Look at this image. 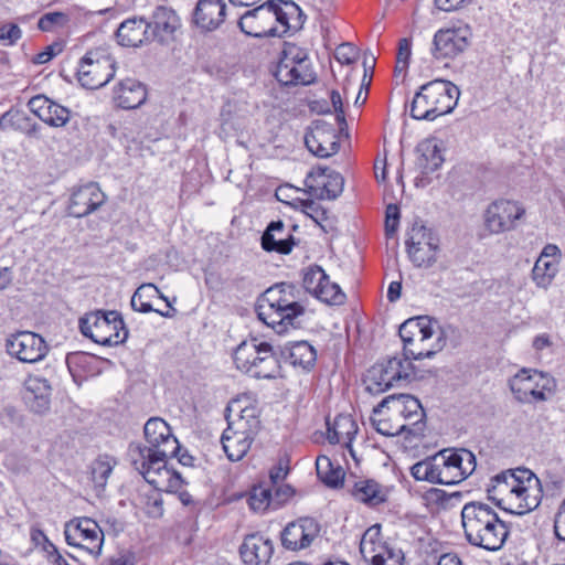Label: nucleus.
<instances>
[{"instance_id":"3c124183","label":"nucleus","mask_w":565,"mask_h":565,"mask_svg":"<svg viewBox=\"0 0 565 565\" xmlns=\"http://www.w3.org/2000/svg\"><path fill=\"white\" fill-rule=\"evenodd\" d=\"M327 276L320 266H311L303 275V287L308 292L316 296L323 281H326Z\"/></svg>"},{"instance_id":"de8ad7c7","label":"nucleus","mask_w":565,"mask_h":565,"mask_svg":"<svg viewBox=\"0 0 565 565\" xmlns=\"http://www.w3.org/2000/svg\"><path fill=\"white\" fill-rule=\"evenodd\" d=\"M70 115L71 111L66 107L52 102L42 121L51 127H64L70 121Z\"/></svg>"},{"instance_id":"c03bdc74","label":"nucleus","mask_w":565,"mask_h":565,"mask_svg":"<svg viewBox=\"0 0 565 565\" xmlns=\"http://www.w3.org/2000/svg\"><path fill=\"white\" fill-rule=\"evenodd\" d=\"M557 274V262L537 258L532 269V279L539 288L547 289Z\"/></svg>"},{"instance_id":"4be33fe9","label":"nucleus","mask_w":565,"mask_h":565,"mask_svg":"<svg viewBox=\"0 0 565 565\" xmlns=\"http://www.w3.org/2000/svg\"><path fill=\"white\" fill-rule=\"evenodd\" d=\"M130 306L135 311L142 313L154 311L166 318H171L175 312L168 298L150 282L142 284L136 289Z\"/></svg>"},{"instance_id":"2f4dec72","label":"nucleus","mask_w":565,"mask_h":565,"mask_svg":"<svg viewBox=\"0 0 565 565\" xmlns=\"http://www.w3.org/2000/svg\"><path fill=\"white\" fill-rule=\"evenodd\" d=\"M118 43L122 46L137 47L151 41L148 22L143 18L127 19L117 30Z\"/></svg>"},{"instance_id":"1a4fd4ad","label":"nucleus","mask_w":565,"mask_h":565,"mask_svg":"<svg viewBox=\"0 0 565 565\" xmlns=\"http://www.w3.org/2000/svg\"><path fill=\"white\" fill-rule=\"evenodd\" d=\"M227 420L228 426L223 431L221 443L227 458L231 461H238L249 450L254 436L259 429V420L254 407L242 408L236 420H230V416Z\"/></svg>"},{"instance_id":"e2e57ef3","label":"nucleus","mask_w":565,"mask_h":565,"mask_svg":"<svg viewBox=\"0 0 565 565\" xmlns=\"http://www.w3.org/2000/svg\"><path fill=\"white\" fill-rule=\"evenodd\" d=\"M146 512L151 518H159L163 514L162 499L160 495L148 498L146 503Z\"/></svg>"},{"instance_id":"423d86ee","label":"nucleus","mask_w":565,"mask_h":565,"mask_svg":"<svg viewBox=\"0 0 565 565\" xmlns=\"http://www.w3.org/2000/svg\"><path fill=\"white\" fill-rule=\"evenodd\" d=\"M128 457L135 469L158 491L172 492L182 484L181 476L168 468V458L172 456L152 455L140 448V443H131Z\"/></svg>"},{"instance_id":"7ed1b4c3","label":"nucleus","mask_w":565,"mask_h":565,"mask_svg":"<svg viewBox=\"0 0 565 565\" xmlns=\"http://www.w3.org/2000/svg\"><path fill=\"white\" fill-rule=\"evenodd\" d=\"M305 311L299 288L288 282L276 284L266 289L256 305L259 320L277 333L295 327Z\"/></svg>"},{"instance_id":"f257e3e1","label":"nucleus","mask_w":565,"mask_h":565,"mask_svg":"<svg viewBox=\"0 0 565 565\" xmlns=\"http://www.w3.org/2000/svg\"><path fill=\"white\" fill-rule=\"evenodd\" d=\"M487 492L489 499L497 500L498 504L507 500L511 505L510 511L519 515L535 510L543 497L541 480L523 467L502 471L491 478Z\"/></svg>"},{"instance_id":"bf43d9fd","label":"nucleus","mask_w":565,"mask_h":565,"mask_svg":"<svg viewBox=\"0 0 565 565\" xmlns=\"http://www.w3.org/2000/svg\"><path fill=\"white\" fill-rule=\"evenodd\" d=\"M53 100L49 99L47 97L43 95H38L32 97L29 103V109L38 116L41 120L43 119V116L45 115L46 110L49 109V105L52 104Z\"/></svg>"},{"instance_id":"72a5a7b5","label":"nucleus","mask_w":565,"mask_h":565,"mask_svg":"<svg viewBox=\"0 0 565 565\" xmlns=\"http://www.w3.org/2000/svg\"><path fill=\"white\" fill-rule=\"evenodd\" d=\"M327 439L330 444H343L352 452L351 443L358 433V425L350 415H338L327 423Z\"/></svg>"},{"instance_id":"5701e85b","label":"nucleus","mask_w":565,"mask_h":565,"mask_svg":"<svg viewBox=\"0 0 565 565\" xmlns=\"http://www.w3.org/2000/svg\"><path fill=\"white\" fill-rule=\"evenodd\" d=\"M320 526L312 518H301L287 524L281 532V544L289 551L308 547L319 535Z\"/></svg>"},{"instance_id":"f8f14e48","label":"nucleus","mask_w":565,"mask_h":565,"mask_svg":"<svg viewBox=\"0 0 565 565\" xmlns=\"http://www.w3.org/2000/svg\"><path fill=\"white\" fill-rule=\"evenodd\" d=\"M439 237L422 221L414 222L407 232L406 252L411 262L418 268L433 267L439 253Z\"/></svg>"},{"instance_id":"f704fd0d","label":"nucleus","mask_w":565,"mask_h":565,"mask_svg":"<svg viewBox=\"0 0 565 565\" xmlns=\"http://www.w3.org/2000/svg\"><path fill=\"white\" fill-rule=\"evenodd\" d=\"M252 369L254 371L246 372L256 379H275L280 373V363L277 353L274 351L269 343L263 345L258 351L257 358L255 356V363Z\"/></svg>"},{"instance_id":"473e14b6","label":"nucleus","mask_w":565,"mask_h":565,"mask_svg":"<svg viewBox=\"0 0 565 565\" xmlns=\"http://www.w3.org/2000/svg\"><path fill=\"white\" fill-rule=\"evenodd\" d=\"M305 143L311 153L320 158H328L339 150V142L333 131L324 130L319 126L306 134Z\"/></svg>"},{"instance_id":"9d476101","label":"nucleus","mask_w":565,"mask_h":565,"mask_svg":"<svg viewBox=\"0 0 565 565\" xmlns=\"http://www.w3.org/2000/svg\"><path fill=\"white\" fill-rule=\"evenodd\" d=\"M418 379L415 367L409 359L403 355L393 356L385 363H376L366 373V390L372 394H380L386 390Z\"/></svg>"},{"instance_id":"6e6552de","label":"nucleus","mask_w":565,"mask_h":565,"mask_svg":"<svg viewBox=\"0 0 565 565\" xmlns=\"http://www.w3.org/2000/svg\"><path fill=\"white\" fill-rule=\"evenodd\" d=\"M509 388L521 404L544 403L556 391L555 379L546 372L523 367L509 379Z\"/></svg>"},{"instance_id":"c9c22d12","label":"nucleus","mask_w":565,"mask_h":565,"mask_svg":"<svg viewBox=\"0 0 565 565\" xmlns=\"http://www.w3.org/2000/svg\"><path fill=\"white\" fill-rule=\"evenodd\" d=\"M350 493L356 501L370 507H375L385 502L387 497L385 489L380 483L371 479L355 481L350 489Z\"/></svg>"},{"instance_id":"052dcab7","label":"nucleus","mask_w":565,"mask_h":565,"mask_svg":"<svg viewBox=\"0 0 565 565\" xmlns=\"http://www.w3.org/2000/svg\"><path fill=\"white\" fill-rule=\"evenodd\" d=\"M554 533L559 541H565V498L558 505L555 513Z\"/></svg>"},{"instance_id":"09e8293b","label":"nucleus","mask_w":565,"mask_h":565,"mask_svg":"<svg viewBox=\"0 0 565 565\" xmlns=\"http://www.w3.org/2000/svg\"><path fill=\"white\" fill-rule=\"evenodd\" d=\"M372 424L375 428V430L384 436H398L402 434L407 435L408 426H405L401 423L399 418L395 419H376L372 418Z\"/></svg>"},{"instance_id":"37998d69","label":"nucleus","mask_w":565,"mask_h":565,"mask_svg":"<svg viewBox=\"0 0 565 565\" xmlns=\"http://www.w3.org/2000/svg\"><path fill=\"white\" fill-rule=\"evenodd\" d=\"M316 470L321 481L330 487H338L344 477L343 470L339 466L333 467V463L327 456H319L317 458Z\"/></svg>"},{"instance_id":"dca6fc26","label":"nucleus","mask_w":565,"mask_h":565,"mask_svg":"<svg viewBox=\"0 0 565 565\" xmlns=\"http://www.w3.org/2000/svg\"><path fill=\"white\" fill-rule=\"evenodd\" d=\"M64 535L68 545L85 550L94 556L100 555L104 533L93 519L71 520L65 525Z\"/></svg>"},{"instance_id":"a18cd8bd","label":"nucleus","mask_w":565,"mask_h":565,"mask_svg":"<svg viewBox=\"0 0 565 565\" xmlns=\"http://www.w3.org/2000/svg\"><path fill=\"white\" fill-rule=\"evenodd\" d=\"M411 475L417 481L439 484L437 455L416 462L411 467Z\"/></svg>"},{"instance_id":"bb28decb","label":"nucleus","mask_w":565,"mask_h":565,"mask_svg":"<svg viewBox=\"0 0 565 565\" xmlns=\"http://www.w3.org/2000/svg\"><path fill=\"white\" fill-rule=\"evenodd\" d=\"M23 399L31 412L39 415L45 414L51 405L49 381L40 376H29L24 382Z\"/></svg>"},{"instance_id":"0eeeda50","label":"nucleus","mask_w":565,"mask_h":565,"mask_svg":"<svg viewBox=\"0 0 565 565\" xmlns=\"http://www.w3.org/2000/svg\"><path fill=\"white\" fill-rule=\"evenodd\" d=\"M82 334L102 345H118L128 338V330L118 311L97 310L79 319Z\"/></svg>"},{"instance_id":"0e129e2a","label":"nucleus","mask_w":565,"mask_h":565,"mask_svg":"<svg viewBox=\"0 0 565 565\" xmlns=\"http://www.w3.org/2000/svg\"><path fill=\"white\" fill-rule=\"evenodd\" d=\"M399 218V210L397 205L390 204L386 207V232L394 233L397 228V223Z\"/></svg>"},{"instance_id":"b1692460","label":"nucleus","mask_w":565,"mask_h":565,"mask_svg":"<svg viewBox=\"0 0 565 565\" xmlns=\"http://www.w3.org/2000/svg\"><path fill=\"white\" fill-rule=\"evenodd\" d=\"M106 201L105 193L95 182L75 189L68 203L70 215L84 217L98 210Z\"/></svg>"},{"instance_id":"f03ea898","label":"nucleus","mask_w":565,"mask_h":565,"mask_svg":"<svg viewBox=\"0 0 565 565\" xmlns=\"http://www.w3.org/2000/svg\"><path fill=\"white\" fill-rule=\"evenodd\" d=\"M461 525L470 545L490 552L501 550L510 534L507 522L493 508L480 501H470L462 507Z\"/></svg>"},{"instance_id":"393cba45","label":"nucleus","mask_w":565,"mask_h":565,"mask_svg":"<svg viewBox=\"0 0 565 565\" xmlns=\"http://www.w3.org/2000/svg\"><path fill=\"white\" fill-rule=\"evenodd\" d=\"M151 41L168 44L174 40L175 32L181 26L180 18L174 10L160 6L148 22Z\"/></svg>"},{"instance_id":"c756f323","label":"nucleus","mask_w":565,"mask_h":565,"mask_svg":"<svg viewBox=\"0 0 565 565\" xmlns=\"http://www.w3.org/2000/svg\"><path fill=\"white\" fill-rule=\"evenodd\" d=\"M294 245V236L286 231L285 223L280 220L270 222L262 235V247L266 252L289 254Z\"/></svg>"},{"instance_id":"79ce46f5","label":"nucleus","mask_w":565,"mask_h":565,"mask_svg":"<svg viewBox=\"0 0 565 565\" xmlns=\"http://www.w3.org/2000/svg\"><path fill=\"white\" fill-rule=\"evenodd\" d=\"M115 465V459L109 456H99L90 463V479L96 489L103 490L105 488Z\"/></svg>"},{"instance_id":"4d7b16f0","label":"nucleus","mask_w":565,"mask_h":565,"mask_svg":"<svg viewBox=\"0 0 565 565\" xmlns=\"http://www.w3.org/2000/svg\"><path fill=\"white\" fill-rule=\"evenodd\" d=\"M21 38V30L14 23L0 26V43L4 46L13 45Z\"/></svg>"},{"instance_id":"39448f33","label":"nucleus","mask_w":565,"mask_h":565,"mask_svg":"<svg viewBox=\"0 0 565 565\" xmlns=\"http://www.w3.org/2000/svg\"><path fill=\"white\" fill-rule=\"evenodd\" d=\"M460 96L459 88L449 81L435 79L420 86L411 105L415 119L434 120L451 113Z\"/></svg>"},{"instance_id":"aec40b11","label":"nucleus","mask_w":565,"mask_h":565,"mask_svg":"<svg viewBox=\"0 0 565 565\" xmlns=\"http://www.w3.org/2000/svg\"><path fill=\"white\" fill-rule=\"evenodd\" d=\"M6 348L11 356L23 363H36L43 360L49 352L45 340L31 331H21L10 335L7 339Z\"/></svg>"},{"instance_id":"13d9d810","label":"nucleus","mask_w":565,"mask_h":565,"mask_svg":"<svg viewBox=\"0 0 565 565\" xmlns=\"http://www.w3.org/2000/svg\"><path fill=\"white\" fill-rule=\"evenodd\" d=\"M303 212L310 216L316 223L327 220V212L312 200H302L300 202Z\"/></svg>"},{"instance_id":"680f3d73","label":"nucleus","mask_w":565,"mask_h":565,"mask_svg":"<svg viewBox=\"0 0 565 565\" xmlns=\"http://www.w3.org/2000/svg\"><path fill=\"white\" fill-rule=\"evenodd\" d=\"M30 536L32 542L36 546H42L46 552H50V548L55 550V546L49 541L44 532L40 529L32 527L30 532Z\"/></svg>"},{"instance_id":"cd10ccee","label":"nucleus","mask_w":565,"mask_h":565,"mask_svg":"<svg viewBox=\"0 0 565 565\" xmlns=\"http://www.w3.org/2000/svg\"><path fill=\"white\" fill-rule=\"evenodd\" d=\"M273 553L271 540L257 533L245 536L239 547L241 557L247 565H267Z\"/></svg>"},{"instance_id":"8fccbe9b","label":"nucleus","mask_w":565,"mask_h":565,"mask_svg":"<svg viewBox=\"0 0 565 565\" xmlns=\"http://www.w3.org/2000/svg\"><path fill=\"white\" fill-rule=\"evenodd\" d=\"M295 64L298 76L295 81V85L311 84L315 81V72L312 71L308 55L303 50H301V55L299 54L298 57L295 58Z\"/></svg>"},{"instance_id":"9b49d317","label":"nucleus","mask_w":565,"mask_h":565,"mask_svg":"<svg viewBox=\"0 0 565 565\" xmlns=\"http://www.w3.org/2000/svg\"><path fill=\"white\" fill-rule=\"evenodd\" d=\"M383 408L392 411L404 419L402 423L408 426L407 436L419 438L424 436L426 429L425 412L416 397L408 394L390 395L383 398L373 409L374 414H379Z\"/></svg>"},{"instance_id":"6e6d98bb","label":"nucleus","mask_w":565,"mask_h":565,"mask_svg":"<svg viewBox=\"0 0 565 565\" xmlns=\"http://www.w3.org/2000/svg\"><path fill=\"white\" fill-rule=\"evenodd\" d=\"M412 54V43L408 39H402L398 42V50L396 56V73H404L408 66V61Z\"/></svg>"},{"instance_id":"2eb2a0df","label":"nucleus","mask_w":565,"mask_h":565,"mask_svg":"<svg viewBox=\"0 0 565 565\" xmlns=\"http://www.w3.org/2000/svg\"><path fill=\"white\" fill-rule=\"evenodd\" d=\"M360 552L372 565H402L404 554L401 548L382 540L381 526L369 527L360 542Z\"/></svg>"},{"instance_id":"f3484780","label":"nucleus","mask_w":565,"mask_h":565,"mask_svg":"<svg viewBox=\"0 0 565 565\" xmlns=\"http://www.w3.org/2000/svg\"><path fill=\"white\" fill-rule=\"evenodd\" d=\"M525 214L524 207L515 201L497 200L490 203L483 213V223L490 234L513 231Z\"/></svg>"},{"instance_id":"49530a36","label":"nucleus","mask_w":565,"mask_h":565,"mask_svg":"<svg viewBox=\"0 0 565 565\" xmlns=\"http://www.w3.org/2000/svg\"><path fill=\"white\" fill-rule=\"evenodd\" d=\"M315 297L330 305H341L345 300V294L338 284L331 282L328 276Z\"/></svg>"},{"instance_id":"6ab92c4d","label":"nucleus","mask_w":565,"mask_h":565,"mask_svg":"<svg viewBox=\"0 0 565 565\" xmlns=\"http://www.w3.org/2000/svg\"><path fill=\"white\" fill-rule=\"evenodd\" d=\"M306 192L318 200H335L343 191L344 178L329 168H312L305 179Z\"/></svg>"},{"instance_id":"e433bc0d","label":"nucleus","mask_w":565,"mask_h":565,"mask_svg":"<svg viewBox=\"0 0 565 565\" xmlns=\"http://www.w3.org/2000/svg\"><path fill=\"white\" fill-rule=\"evenodd\" d=\"M281 355L295 366L309 369L317 360L316 350L307 341H299L281 350Z\"/></svg>"},{"instance_id":"c85d7f7f","label":"nucleus","mask_w":565,"mask_h":565,"mask_svg":"<svg viewBox=\"0 0 565 565\" xmlns=\"http://www.w3.org/2000/svg\"><path fill=\"white\" fill-rule=\"evenodd\" d=\"M147 99L146 86L134 78L122 79L114 89V103L124 109H134L141 106Z\"/></svg>"},{"instance_id":"69168bd1","label":"nucleus","mask_w":565,"mask_h":565,"mask_svg":"<svg viewBox=\"0 0 565 565\" xmlns=\"http://www.w3.org/2000/svg\"><path fill=\"white\" fill-rule=\"evenodd\" d=\"M60 52L61 47L58 44L49 45L43 52L35 55L33 62L36 64H45Z\"/></svg>"},{"instance_id":"ea45409f","label":"nucleus","mask_w":565,"mask_h":565,"mask_svg":"<svg viewBox=\"0 0 565 565\" xmlns=\"http://www.w3.org/2000/svg\"><path fill=\"white\" fill-rule=\"evenodd\" d=\"M267 342L259 341L257 338L243 341L234 352V362L236 367L244 373L254 371L252 369L255 363V356L257 358L258 351L266 345Z\"/></svg>"},{"instance_id":"774afa93","label":"nucleus","mask_w":565,"mask_h":565,"mask_svg":"<svg viewBox=\"0 0 565 565\" xmlns=\"http://www.w3.org/2000/svg\"><path fill=\"white\" fill-rule=\"evenodd\" d=\"M473 0H435L438 9L444 11H454L466 4L471 3Z\"/></svg>"},{"instance_id":"5fc2aeb1","label":"nucleus","mask_w":565,"mask_h":565,"mask_svg":"<svg viewBox=\"0 0 565 565\" xmlns=\"http://www.w3.org/2000/svg\"><path fill=\"white\" fill-rule=\"evenodd\" d=\"M360 51L353 44L345 42L340 44L335 50V60L341 64H353L358 61Z\"/></svg>"},{"instance_id":"4468645a","label":"nucleus","mask_w":565,"mask_h":565,"mask_svg":"<svg viewBox=\"0 0 565 565\" xmlns=\"http://www.w3.org/2000/svg\"><path fill=\"white\" fill-rule=\"evenodd\" d=\"M439 484H457L476 469V457L467 449H444L437 454Z\"/></svg>"},{"instance_id":"ddd939ff","label":"nucleus","mask_w":565,"mask_h":565,"mask_svg":"<svg viewBox=\"0 0 565 565\" xmlns=\"http://www.w3.org/2000/svg\"><path fill=\"white\" fill-rule=\"evenodd\" d=\"M115 61L104 50H93L81 60L77 70L79 84L88 89L106 85L115 75Z\"/></svg>"},{"instance_id":"338daca9","label":"nucleus","mask_w":565,"mask_h":565,"mask_svg":"<svg viewBox=\"0 0 565 565\" xmlns=\"http://www.w3.org/2000/svg\"><path fill=\"white\" fill-rule=\"evenodd\" d=\"M288 473V467L282 461H279L277 466H275L270 472L269 478L273 486H277L280 481H282Z\"/></svg>"},{"instance_id":"864d4df0","label":"nucleus","mask_w":565,"mask_h":565,"mask_svg":"<svg viewBox=\"0 0 565 565\" xmlns=\"http://www.w3.org/2000/svg\"><path fill=\"white\" fill-rule=\"evenodd\" d=\"M67 22L68 17L65 13L58 11L47 12L40 18L38 26L41 31L50 32L64 26Z\"/></svg>"},{"instance_id":"412c9836","label":"nucleus","mask_w":565,"mask_h":565,"mask_svg":"<svg viewBox=\"0 0 565 565\" xmlns=\"http://www.w3.org/2000/svg\"><path fill=\"white\" fill-rule=\"evenodd\" d=\"M238 26L243 33L254 38L276 36L279 29L274 25V13L267 1L246 11L238 20Z\"/></svg>"},{"instance_id":"a19ab883","label":"nucleus","mask_w":565,"mask_h":565,"mask_svg":"<svg viewBox=\"0 0 565 565\" xmlns=\"http://www.w3.org/2000/svg\"><path fill=\"white\" fill-rule=\"evenodd\" d=\"M422 156L417 160L418 167L424 174L435 172L444 162V158L438 146L431 141L423 142L419 147Z\"/></svg>"},{"instance_id":"58836bf2","label":"nucleus","mask_w":565,"mask_h":565,"mask_svg":"<svg viewBox=\"0 0 565 565\" xmlns=\"http://www.w3.org/2000/svg\"><path fill=\"white\" fill-rule=\"evenodd\" d=\"M267 4H270L271 12L274 13V25L279 23L281 25V30H279V34L286 33L290 29H297L301 25V21L297 24H291L290 20L294 15H297V19L300 20L301 11L300 8L292 1L282 2V7L280 3H276L274 0H268Z\"/></svg>"},{"instance_id":"4c0bfd02","label":"nucleus","mask_w":565,"mask_h":565,"mask_svg":"<svg viewBox=\"0 0 565 565\" xmlns=\"http://www.w3.org/2000/svg\"><path fill=\"white\" fill-rule=\"evenodd\" d=\"M299 54L301 55V49L295 45H290L284 50L282 56L275 71V77L282 85H295V81L298 77L295 58H297Z\"/></svg>"},{"instance_id":"a211bd4d","label":"nucleus","mask_w":565,"mask_h":565,"mask_svg":"<svg viewBox=\"0 0 565 565\" xmlns=\"http://www.w3.org/2000/svg\"><path fill=\"white\" fill-rule=\"evenodd\" d=\"M147 445L140 448L148 450L149 455L174 456L178 454L180 444L172 435L170 426L162 418L152 417L148 419L143 428Z\"/></svg>"},{"instance_id":"a878e982","label":"nucleus","mask_w":565,"mask_h":565,"mask_svg":"<svg viewBox=\"0 0 565 565\" xmlns=\"http://www.w3.org/2000/svg\"><path fill=\"white\" fill-rule=\"evenodd\" d=\"M226 15L223 0H199L192 14V21L200 30L212 32L218 29Z\"/></svg>"},{"instance_id":"20e7f679","label":"nucleus","mask_w":565,"mask_h":565,"mask_svg":"<svg viewBox=\"0 0 565 565\" xmlns=\"http://www.w3.org/2000/svg\"><path fill=\"white\" fill-rule=\"evenodd\" d=\"M398 333L404 344L403 355L409 360L431 358L445 344L437 322L426 316L406 320L401 324Z\"/></svg>"},{"instance_id":"603ef678","label":"nucleus","mask_w":565,"mask_h":565,"mask_svg":"<svg viewBox=\"0 0 565 565\" xmlns=\"http://www.w3.org/2000/svg\"><path fill=\"white\" fill-rule=\"evenodd\" d=\"M271 490L265 487H255L248 498V503L254 511H265L270 503Z\"/></svg>"},{"instance_id":"7c9ffc66","label":"nucleus","mask_w":565,"mask_h":565,"mask_svg":"<svg viewBox=\"0 0 565 565\" xmlns=\"http://www.w3.org/2000/svg\"><path fill=\"white\" fill-rule=\"evenodd\" d=\"M433 55L437 58L454 57L463 52L468 42L466 36L461 35L458 30L447 29L439 30L433 41Z\"/></svg>"}]
</instances>
